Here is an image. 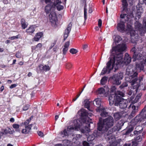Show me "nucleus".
Masks as SVG:
<instances>
[{
    "label": "nucleus",
    "instance_id": "8fccbe9b",
    "mask_svg": "<svg viewBox=\"0 0 146 146\" xmlns=\"http://www.w3.org/2000/svg\"><path fill=\"white\" fill-rule=\"evenodd\" d=\"M83 145L84 146H90L89 144L87 142L85 141H83Z\"/></svg>",
    "mask_w": 146,
    "mask_h": 146
},
{
    "label": "nucleus",
    "instance_id": "ea45409f",
    "mask_svg": "<svg viewBox=\"0 0 146 146\" xmlns=\"http://www.w3.org/2000/svg\"><path fill=\"white\" fill-rule=\"evenodd\" d=\"M20 38V36L19 35H18L15 36H13L11 37V40H16L18 38Z\"/></svg>",
    "mask_w": 146,
    "mask_h": 146
},
{
    "label": "nucleus",
    "instance_id": "c03bdc74",
    "mask_svg": "<svg viewBox=\"0 0 146 146\" xmlns=\"http://www.w3.org/2000/svg\"><path fill=\"white\" fill-rule=\"evenodd\" d=\"M66 68L68 69H70L71 68L72 66V65L70 63H67L66 64Z\"/></svg>",
    "mask_w": 146,
    "mask_h": 146
},
{
    "label": "nucleus",
    "instance_id": "a18cd8bd",
    "mask_svg": "<svg viewBox=\"0 0 146 146\" xmlns=\"http://www.w3.org/2000/svg\"><path fill=\"white\" fill-rule=\"evenodd\" d=\"M115 89V88L114 86H113L111 88L110 94H115L114 92Z\"/></svg>",
    "mask_w": 146,
    "mask_h": 146
},
{
    "label": "nucleus",
    "instance_id": "13d9d810",
    "mask_svg": "<svg viewBox=\"0 0 146 146\" xmlns=\"http://www.w3.org/2000/svg\"><path fill=\"white\" fill-rule=\"evenodd\" d=\"M143 76H140L139 78V82H140L141 81L143 80Z\"/></svg>",
    "mask_w": 146,
    "mask_h": 146
},
{
    "label": "nucleus",
    "instance_id": "72a5a7b5",
    "mask_svg": "<svg viewBox=\"0 0 146 146\" xmlns=\"http://www.w3.org/2000/svg\"><path fill=\"white\" fill-rule=\"evenodd\" d=\"M85 103L84 106L85 108H87L88 110H89L90 102L89 101H85Z\"/></svg>",
    "mask_w": 146,
    "mask_h": 146
},
{
    "label": "nucleus",
    "instance_id": "bf43d9fd",
    "mask_svg": "<svg viewBox=\"0 0 146 146\" xmlns=\"http://www.w3.org/2000/svg\"><path fill=\"white\" fill-rule=\"evenodd\" d=\"M15 121V119L13 118H11L10 119V121L13 123Z\"/></svg>",
    "mask_w": 146,
    "mask_h": 146
},
{
    "label": "nucleus",
    "instance_id": "412c9836",
    "mask_svg": "<svg viewBox=\"0 0 146 146\" xmlns=\"http://www.w3.org/2000/svg\"><path fill=\"white\" fill-rule=\"evenodd\" d=\"M72 24L71 23H70L68 26L67 27V28L65 29V32L64 35V40H65L68 37V36L70 32V31L71 29V27H72Z\"/></svg>",
    "mask_w": 146,
    "mask_h": 146
},
{
    "label": "nucleus",
    "instance_id": "09e8293b",
    "mask_svg": "<svg viewBox=\"0 0 146 146\" xmlns=\"http://www.w3.org/2000/svg\"><path fill=\"white\" fill-rule=\"evenodd\" d=\"M102 25V21L101 19H99L98 20V25L99 28L101 27Z\"/></svg>",
    "mask_w": 146,
    "mask_h": 146
},
{
    "label": "nucleus",
    "instance_id": "9d476101",
    "mask_svg": "<svg viewBox=\"0 0 146 146\" xmlns=\"http://www.w3.org/2000/svg\"><path fill=\"white\" fill-rule=\"evenodd\" d=\"M131 51L133 52V61H135L137 60L140 61L141 60H145V58H146V55L145 56L143 57L140 53L137 52V49L135 47H134L133 48Z\"/></svg>",
    "mask_w": 146,
    "mask_h": 146
},
{
    "label": "nucleus",
    "instance_id": "338daca9",
    "mask_svg": "<svg viewBox=\"0 0 146 146\" xmlns=\"http://www.w3.org/2000/svg\"><path fill=\"white\" fill-rule=\"evenodd\" d=\"M92 12V9L91 8H90V9H89V12L90 13H91Z\"/></svg>",
    "mask_w": 146,
    "mask_h": 146
},
{
    "label": "nucleus",
    "instance_id": "774afa93",
    "mask_svg": "<svg viewBox=\"0 0 146 146\" xmlns=\"http://www.w3.org/2000/svg\"><path fill=\"white\" fill-rule=\"evenodd\" d=\"M55 146H62V144H58L56 145Z\"/></svg>",
    "mask_w": 146,
    "mask_h": 146
},
{
    "label": "nucleus",
    "instance_id": "cd10ccee",
    "mask_svg": "<svg viewBox=\"0 0 146 146\" xmlns=\"http://www.w3.org/2000/svg\"><path fill=\"white\" fill-rule=\"evenodd\" d=\"M143 129V128L141 126H138L135 128L136 130L134 131V133L135 134H139L141 132V131Z\"/></svg>",
    "mask_w": 146,
    "mask_h": 146
},
{
    "label": "nucleus",
    "instance_id": "7ed1b4c3",
    "mask_svg": "<svg viewBox=\"0 0 146 146\" xmlns=\"http://www.w3.org/2000/svg\"><path fill=\"white\" fill-rule=\"evenodd\" d=\"M83 124L80 120H74L73 121L72 125L68 126L67 129H64L63 132H62V136H68L70 135H74L73 132L74 131L80 130L82 133H85L86 131L82 128Z\"/></svg>",
    "mask_w": 146,
    "mask_h": 146
},
{
    "label": "nucleus",
    "instance_id": "423d86ee",
    "mask_svg": "<svg viewBox=\"0 0 146 146\" xmlns=\"http://www.w3.org/2000/svg\"><path fill=\"white\" fill-rule=\"evenodd\" d=\"M146 108H144L142 110L140 113L137 115L135 118L132 119L130 122L131 126H129V128L127 129L126 132V134H128L132 131L134 129L133 127L135 126L137 123L143 121V119L142 118L143 115H144V113L146 111Z\"/></svg>",
    "mask_w": 146,
    "mask_h": 146
},
{
    "label": "nucleus",
    "instance_id": "6e6d98bb",
    "mask_svg": "<svg viewBox=\"0 0 146 146\" xmlns=\"http://www.w3.org/2000/svg\"><path fill=\"white\" fill-rule=\"evenodd\" d=\"M17 86V84H14L11 85L10 87V88H14L15 87Z\"/></svg>",
    "mask_w": 146,
    "mask_h": 146
},
{
    "label": "nucleus",
    "instance_id": "f3484780",
    "mask_svg": "<svg viewBox=\"0 0 146 146\" xmlns=\"http://www.w3.org/2000/svg\"><path fill=\"white\" fill-rule=\"evenodd\" d=\"M49 17L50 22L53 25H55L57 19L55 12L54 11L51 12Z\"/></svg>",
    "mask_w": 146,
    "mask_h": 146
},
{
    "label": "nucleus",
    "instance_id": "de8ad7c7",
    "mask_svg": "<svg viewBox=\"0 0 146 146\" xmlns=\"http://www.w3.org/2000/svg\"><path fill=\"white\" fill-rule=\"evenodd\" d=\"M13 127L14 128L18 129L19 127V125L18 124L15 123L13 125Z\"/></svg>",
    "mask_w": 146,
    "mask_h": 146
},
{
    "label": "nucleus",
    "instance_id": "f704fd0d",
    "mask_svg": "<svg viewBox=\"0 0 146 146\" xmlns=\"http://www.w3.org/2000/svg\"><path fill=\"white\" fill-rule=\"evenodd\" d=\"M101 101V99L99 98H96L94 100V102H96V105L98 106H100Z\"/></svg>",
    "mask_w": 146,
    "mask_h": 146
},
{
    "label": "nucleus",
    "instance_id": "79ce46f5",
    "mask_svg": "<svg viewBox=\"0 0 146 146\" xmlns=\"http://www.w3.org/2000/svg\"><path fill=\"white\" fill-rule=\"evenodd\" d=\"M29 105L28 104L24 106L23 108V109L24 111L27 110L29 108Z\"/></svg>",
    "mask_w": 146,
    "mask_h": 146
},
{
    "label": "nucleus",
    "instance_id": "c85d7f7f",
    "mask_svg": "<svg viewBox=\"0 0 146 146\" xmlns=\"http://www.w3.org/2000/svg\"><path fill=\"white\" fill-rule=\"evenodd\" d=\"M21 24L22 29H25L27 27L28 24L25 21L24 19H22L21 20Z\"/></svg>",
    "mask_w": 146,
    "mask_h": 146
},
{
    "label": "nucleus",
    "instance_id": "603ef678",
    "mask_svg": "<svg viewBox=\"0 0 146 146\" xmlns=\"http://www.w3.org/2000/svg\"><path fill=\"white\" fill-rule=\"evenodd\" d=\"M88 47V45L87 44H85L83 45V48L84 50L86 49Z\"/></svg>",
    "mask_w": 146,
    "mask_h": 146
},
{
    "label": "nucleus",
    "instance_id": "473e14b6",
    "mask_svg": "<svg viewBox=\"0 0 146 146\" xmlns=\"http://www.w3.org/2000/svg\"><path fill=\"white\" fill-rule=\"evenodd\" d=\"M122 1L123 9L124 10L127 7L128 4L126 0H122Z\"/></svg>",
    "mask_w": 146,
    "mask_h": 146
},
{
    "label": "nucleus",
    "instance_id": "4d7b16f0",
    "mask_svg": "<svg viewBox=\"0 0 146 146\" xmlns=\"http://www.w3.org/2000/svg\"><path fill=\"white\" fill-rule=\"evenodd\" d=\"M16 56L17 58H20L21 57V54L20 53H17L16 54Z\"/></svg>",
    "mask_w": 146,
    "mask_h": 146
},
{
    "label": "nucleus",
    "instance_id": "a211bd4d",
    "mask_svg": "<svg viewBox=\"0 0 146 146\" xmlns=\"http://www.w3.org/2000/svg\"><path fill=\"white\" fill-rule=\"evenodd\" d=\"M131 108L132 110V112L131 113L129 117L130 118H131L134 116L135 115L136 113L138 111V108L137 107H136V106L134 105L131 104L129 106V108Z\"/></svg>",
    "mask_w": 146,
    "mask_h": 146
},
{
    "label": "nucleus",
    "instance_id": "e2e57ef3",
    "mask_svg": "<svg viewBox=\"0 0 146 146\" xmlns=\"http://www.w3.org/2000/svg\"><path fill=\"white\" fill-rule=\"evenodd\" d=\"M4 89V86H2L0 88L1 91V92Z\"/></svg>",
    "mask_w": 146,
    "mask_h": 146
},
{
    "label": "nucleus",
    "instance_id": "0e129e2a",
    "mask_svg": "<svg viewBox=\"0 0 146 146\" xmlns=\"http://www.w3.org/2000/svg\"><path fill=\"white\" fill-rule=\"evenodd\" d=\"M32 73L31 72H29L28 74V76L29 77L31 76H32Z\"/></svg>",
    "mask_w": 146,
    "mask_h": 146
},
{
    "label": "nucleus",
    "instance_id": "58836bf2",
    "mask_svg": "<svg viewBox=\"0 0 146 146\" xmlns=\"http://www.w3.org/2000/svg\"><path fill=\"white\" fill-rule=\"evenodd\" d=\"M70 52L72 53V54H75L78 51L77 50L74 49V48H72L71 49L70 51Z\"/></svg>",
    "mask_w": 146,
    "mask_h": 146
},
{
    "label": "nucleus",
    "instance_id": "c756f323",
    "mask_svg": "<svg viewBox=\"0 0 146 146\" xmlns=\"http://www.w3.org/2000/svg\"><path fill=\"white\" fill-rule=\"evenodd\" d=\"M52 6L50 4L47 5L45 8V11L47 14H48L50 11Z\"/></svg>",
    "mask_w": 146,
    "mask_h": 146
},
{
    "label": "nucleus",
    "instance_id": "a19ab883",
    "mask_svg": "<svg viewBox=\"0 0 146 146\" xmlns=\"http://www.w3.org/2000/svg\"><path fill=\"white\" fill-rule=\"evenodd\" d=\"M127 86L128 84L126 82H124L120 86V87L121 88H122L125 87Z\"/></svg>",
    "mask_w": 146,
    "mask_h": 146
},
{
    "label": "nucleus",
    "instance_id": "dca6fc26",
    "mask_svg": "<svg viewBox=\"0 0 146 146\" xmlns=\"http://www.w3.org/2000/svg\"><path fill=\"white\" fill-rule=\"evenodd\" d=\"M137 12L136 13L135 19H139L141 17V15L143 13L144 10L141 5H137Z\"/></svg>",
    "mask_w": 146,
    "mask_h": 146
},
{
    "label": "nucleus",
    "instance_id": "6e6552de",
    "mask_svg": "<svg viewBox=\"0 0 146 146\" xmlns=\"http://www.w3.org/2000/svg\"><path fill=\"white\" fill-rule=\"evenodd\" d=\"M108 99L109 102V104L111 106L114 103H115L117 104L116 99L117 97H124L125 96V94L121 92L118 91L115 94H110L109 95Z\"/></svg>",
    "mask_w": 146,
    "mask_h": 146
},
{
    "label": "nucleus",
    "instance_id": "49530a36",
    "mask_svg": "<svg viewBox=\"0 0 146 146\" xmlns=\"http://www.w3.org/2000/svg\"><path fill=\"white\" fill-rule=\"evenodd\" d=\"M83 90H82V91L80 93V94H78L77 95V96H76V98H74L72 100V101L73 102H74L77 99V98L79 97V96H80L81 94L82 93V92L83 91Z\"/></svg>",
    "mask_w": 146,
    "mask_h": 146
},
{
    "label": "nucleus",
    "instance_id": "9b49d317",
    "mask_svg": "<svg viewBox=\"0 0 146 146\" xmlns=\"http://www.w3.org/2000/svg\"><path fill=\"white\" fill-rule=\"evenodd\" d=\"M116 98L117 105H118L121 109H125L127 107L128 103L127 100L124 99L120 96V97H117Z\"/></svg>",
    "mask_w": 146,
    "mask_h": 146
},
{
    "label": "nucleus",
    "instance_id": "4468645a",
    "mask_svg": "<svg viewBox=\"0 0 146 146\" xmlns=\"http://www.w3.org/2000/svg\"><path fill=\"white\" fill-rule=\"evenodd\" d=\"M110 89L107 86L104 87V88H99L98 90V94H103L105 96H108L110 92Z\"/></svg>",
    "mask_w": 146,
    "mask_h": 146
},
{
    "label": "nucleus",
    "instance_id": "6ab92c4d",
    "mask_svg": "<svg viewBox=\"0 0 146 146\" xmlns=\"http://www.w3.org/2000/svg\"><path fill=\"white\" fill-rule=\"evenodd\" d=\"M97 111L101 112L100 115L102 117H106L108 115L107 112L105 108L103 107H100L96 109Z\"/></svg>",
    "mask_w": 146,
    "mask_h": 146
},
{
    "label": "nucleus",
    "instance_id": "393cba45",
    "mask_svg": "<svg viewBox=\"0 0 146 146\" xmlns=\"http://www.w3.org/2000/svg\"><path fill=\"white\" fill-rule=\"evenodd\" d=\"M134 26L137 30L140 31L142 29L141 25L138 21H136L134 23Z\"/></svg>",
    "mask_w": 146,
    "mask_h": 146
},
{
    "label": "nucleus",
    "instance_id": "5fc2aeb1",
    "mask_svg": "<svg viewBox=\"0 0 146 146\" xmlns=\"http://www.w3.org/2000/svg\"><path fill=\"white\" fill-rule=\"evenodd\" d=\"M30 120L29 119H28L26 120V121L24 123V125L25 126H26L27 125H28V124L29 123Z\"/></svg>",
    "mask_w": 146,
    "mask_h": 146
},
{
    "label": "nucleus",
    "instance_id": "5701e85b",
    "mask_svg": "<svg viewBox=\"0 0 146 146\" xmlns=\"http://www.w3.org/2000/svg\"><path fill=\"white\" fill-rule=\"evenodd\" d=\"M43 33L42 32H39L36 33L35 37L33 39V41L37 42L42 36Z\"/></svg>",
    "mask_w": 146,
    "mask_h": 146
},
{
    "label": "nucleus",
    "instance_id": "b1692460",
    "mask_svg": "<svg viewBox=\"0 0 146 146\" xmlns=\"http://www.w3.org/2000/svg\"><path fill=\"white\" fill-rule=\"evenodd\" d=\"M70 45V42L67 41L64 44L63 48V54H65L68 50V48Z\"/></svg>",
    "mask_w": 146,
    "mask_h": 146
},
{
    "label": "nucleus",
    "instance_id": "7c9ffc66",
    "mask_svg": "<svg viewBox=\"0 0 146 146\" xmlns=\"http://www.w3.org/2000/svg\"><path fill=\"white\" fill-rule=\"evenodd\" d=\"M122 40L121 38L119 35H116L115 36L114 41L115 43H118Z\"/></svg>",
    "mask_w": 146,
    "mask_h": 146
},
{
    "label": "nucleus",
    "instance_id": "e433bc0d",
    "mask_svg": "<svg viewBox=\"0 0 146 146\" xmlns=\"http://www.w3.org/2000/svg\"><path fill=\"white\" fill-rule=\"evenodd\" d=\"M107 80V78L106 77H103L101 80V83L102 84H104L106 82Z\"/></svg>",
    "mask_w": 146,
    "mask_h": 146
},
{
    "label": "nucleus",
    "instance_id": "680f3d73",
    "mask_svg": "<svg viewBox=\"0 0 146 146\" xmlns=\"http://www.w3.org/2000/svg\"><path fill=\"white\" fill-rule=\"evenodd\" d=\"M142 118H143V120L144 119H146V114H144L143 115Z\"/></svg>",
    "mask_w": 146,
    "mask_h": 146
},
{
    "label": "nucleus",
    "instance_id": "1a4fd4ad",
    "mask_svg": "<svg viewBox=\"0 0 146 146\" xmlns=\"http://www.w3.org/2000/svg\"><path fill=\"white\" fill-rule=\"evenodd\" d=\"M86 131L85 133H90L89 134V136L87 138V140L88 141H91L95 139V138L98 136H99L100 135L101 133L100 132L99 130L95 131H94L93 133L91 134L90 133V129L88 127H85L83 129Z\"/></svg>",
    "mask_w": 146,
    "mask_h": 146
},
{
    "label": "nucleus",
    "instance_id": "ddd939ff",
    "mask_svg": "<svg viewBox=\"0 0 146 146\" xmlns=\"http://www.w3.org/2000/svg\"><path fill=\"white\" fill-rule=\"evenodd\" d=\"M50 67L47 65L40 64L36 68L37 73H39L44 72H47L50 69Z\"/></svg>",
    "mask_w": 146,
    "mask_h": 146
},
{
    "label": "nucleus",
    "instance_id": "2eb2a0df",
    "mask_svg": "<svg viewBox=\"0 0 146 146\" xmlns=\"http://www.w3.org/2000/svg\"><path fill=\"white\" fill-rule=\"evenodd\" d=\"M128 31L130 32V34L131 36V40L132 43H136L138 40V35L136 33V32L132 29Z\"/></svg>",
    "mask_w": 146,
    "mask_h": 146
},
{
    "label": "nucleus",
    "instance_id": "052dcab7",
    "mask_svg": "<svg viewBox=\"0 0 146 146\" xmlns=\"http://www.w3.org/2000/svg\"><path fill=\"white\" fill-rule=\"evenodd\" d=\"M128 2L129 3L131 4L132 5L133 2V0H127Z\"/></svg>",
    "mask_w": 146,
    "mask_h": 146
},
{
    "label": "nucleus",
    "instance_id": "4be33fe9",
    "mask_svg": "<svg viewBox=\"0 0 146 146\" xmlns=\"http://www.w3.org/2000/svg\"><path fill=\"white\" fill-rule=\"evenodd\" d=\"M61 3V2L59 0H56L54 2V6L56 7L58 11H60L63 9V6L60 5Z\"/></svg>",
    "mask_w": 146,
    "mask_h": 146
},
{
    "label": "nucleus",
    "instance_id": "f8f14e48",
    "mask_svg": "<svg viewBox=\"0 0 146 146\" xmlns=\"http://www.w3.org/2000/svg\"><path fill=\"white\" fill-rule=\"evenodd\" d=\"M123 77V74L121 72L113 75L112 77L113 84L116 85H119L121 83V80L122 79Z\"/></svg>",
    "mask_w": 146,
    "mask_h": 146
},
{
    "label": "nucleus",
    "instance_id": "20e7f679",
    "mask_svg": "<svg viewBox=\"0 0 146 146\" xmlns=\"http://www.w3.org/2000/svg\"><path fill=\"white\" fill-rule=\"evenodd\" d=\"M113 118L110 116L104 119L103 121L100 119L98 123V129L99 131H101V133H104L113 126Z\"/></svg>",
    "mask_w": 146,
    "mask_h": 146
},
{
    "label": "nucleus",
    "instance_id": "a878e982",
    "mask_svg": "<svg viewBox=\"0 0 146 146\" xmlns=\"http://www.w3.org/2000/svg\"><path fill=\"white\" fill-rule=\"evenodd\" d=\"M35 30L34 26L32 25L26 30V32L29 34H31L34 33Z\"/></svg>",
    "mask_w": 146,
    "mask_h": 146
},
{
    "label": "nucleus",
    "instance_id": "aec40b11",
    "mask_svg": "<svg viewBox=\"0 0 146 146\" xmlns=\"http://www.w3.org/2000/svg\"><path fill=\"white\" fill-rule=\"evenodd\" d=\"M127 115V114L123 111H121L120 112H117L115 113L114 114L113 116L114 118L117 119L118 120L120 118L122 117H126Z\"/></svg>",
    "mask_w": 146,
    "mask_h": 146
},
{
    "label": "nucleus",
    "instance_id": "f257e3e1",
    "mask_svg": "<svg viewBox=\"0 0 146 146\" xmlns=\"http://www.w3.org/2000/svg\"><path fill=\"white\" fill-rule=\"evenodd\" d=\"M126 48L124 44H120L112 48V55L110 61L107 63L106 67L103 68L101 75H103L107 72L109 73L113 68V71L115 72L121 65L124 64L127 65L131 62V58L128 54H125L124 61L123 58V52Z\"/></svg>",
    "mask_w": 146,
    "mask_h": 146
},
{
    "label": "nucleus",
    "instance_id": "2f4dec72",
    "mask_svg": "<svg viewBox=\"0 0 146 146\" xmlns=\"http://www.w3.org/2000/svg\"><path fill=\"white\" fill-rule=\"evenodd\" d=\"M131 86H132L131 85ZM131 87H132V88L133 90V91H132V90H128L127 92L128 94V95H129V96L131 95L133 93V94L136 93L137 92L138 90V88L137 91V92H136L135 89H134L132 86H131ZM138 88H139V87Z\"/></svg>",
    "mask_w": 146,
    "mask_h": 146
},
{
    "label": "nucleus",
    "instance_id": "39448f33",
    "mask_svg": "<svg viewBox=\"0 0 146 146\" xmlns=\"http://www.w3.org/2000/svg\"><path fill=\"white\" fill-rule=\"evenodd\" d=\"M129 17L132 18L134 16L132 14H131L130 16L127 15L126 14H122L120 15V17L121 19V21L118 24L117 27V30L119 31L123 32L124 31H130L132 29V27L131 25L127 24L126 28L125 27L124 23L123 22L124 19L125 21H130V18Z\"/></svg>",
    "mask_w": 146,
    "mask_h": 146
},
{
    "label": "nucleus",
    "instance_id": "4c0bfd02",
    "mask_svg": "<svg viewBox=\"0 0 146 146\" xmlns=\"http://www.w3.org/2000/svg\"><path fill=\"white\" fill-rule=\"evenodd\" d=\"M84 18L85 21L87 19V9L86 6L84 7Z\"/></svg>",
    "mask_w": 146,
    "mask_h": 146
},
{
    "label": "nucleus",
    "instance_id": "c9c22d12",
    "mask_svg": "<svg viewBox=\"0 0 146 146\" xmlns=\"http://www.w3.org/2000/svg\"><path fill=\"white\" fill-rule=\"evenodd\" d=\"M136 143L139 142L142 140V137L140 135H139L135 139Z\"/></svg>",
    "mask_w": 146,
    "mask_h": 146
},
{
    "label": "nucleus",
    "instance_id": "bb28decb",
    "mask_svg": "<svg viewBox=\"0 0 146 146\" xmlns=\"http://www.w3.org/2000/svg\"><path fill=\"white\" fill-rule=\"evenodd\" d=\"M32 126L29 125L27 126H25V128L23 129L22 131V133H28L31 129Z\"/></svg>",
    "mask_w": 146,
    "mask_h": 146
},
{
    "label": "nucleus",
    "instance_id": "0eeeda50",
    "mask_svg": "<svg viewBox=\"0 0 146 146\" xmlns=\"http://www.w3.org/2000/svg\"><path fill=\"white\" fill-rule=\"evenodd\" d=\"M78 112L80 114L81 119V121H80L81 122H83L84 125L86 123H87V122L91 123V119L89 116L91 117L93 115L92 113H87L86 110L83 109H81ZM83 126H84V125Z\"/></svg>",
    "mask_w": 146,
    "mask_h": 146
},
{
    "label": "nucleus",
    "instance_id": "f03ea898",
    "mask_svg": "<svg viewBox=\"0 0 146 146\" xmlns=\"http://www.w3.org/2000/svg\"><path fill=\"white\" fill-rule=\"evenodd\" d=\"M133 65H129L126 70V75L127 76L125 78V80L131 83L134 89H135L136 92L138 88L140 86V84L138 81L137 75L138 73L134 72L131 75L133 72Z\"/></svg>",
    "mask_w": 146,
    "mask_h": 146
},
{
    "label": "nucleus",
    "instance_id": "864d4df0",
    "mask_svg": "<svg viewBox=\"0 0 146 146\" xmlns=\"http://www.w3.org/2000/svg\"><path fill=\"white\" fill-rule=\"evenodd\" d=\"M38 135L41 137H42L43 136V133L40 131H39L38 132Z\"/></svg>",
    "mask_w": 146,
    "mask_h": 146
},
{
    "label": "nucleus",
    "instance_id": "69168bd1",
    "mask_svg": "<svg viewBox=\"0 0 146 146\" xmlns=\"http://www.w3.org/2000/svg\"><path fill=\"white\" fill-rule=\"evenodd\" d=\"M130 143H126L124 144L123 146H130Z\"/></svg>",
    "mask_w": 146,
    "mask_h": 146
},
{
    "label": "nucleus",
    "instance_id": "37998d69",
    "mask_svg": "<svg viewBox=\"0 0 146 146\" xmlns=\"http://www.w3.org/2000/svg\"><path fill=\"white\" fill-rule=\"evenodd\" d=\"M141 96V94H138L136 97L135 100L136 102H137L138 100L140 99Z\"/></svg>",
    "mask_w": 146,
    "mask_h": 146
},
{
    "label": "nucleus",
    "instance_id": "3c124183",
    "mask_svg": "<svg viewBox=\"0 0 146 146\" xmlns=\"http://www.w3.org/2000/svg\"><path fill=\"white\" fill-rule=\"evenodd\" d=\"M42 46V44L41 43H38L36 46V48L38 49H40Z\"/></svg>",
    "mask_w": 146,
    "mask_h": 146
}]
</instances>
